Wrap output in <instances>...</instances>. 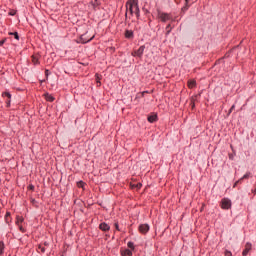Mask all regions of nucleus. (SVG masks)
<instances>
[{"instance_id": "nucleus-1", "label": "nucleus", "mask_w": 256, "mask_h": 256, "mask_svg": "<svg viewBox=\"0 0 256 256\" xmlns=\"http://www.w3.org/2000/svg\"><path fill=\"white\" fill-rule=\"evenodd\" d=\"M126 10L127 13H130V15H133V13L136 15V17H139V4L137 0H128L126 3Z\"/></svg>"}, {"instance_id": "nucleus-2", "label": "nucleus", "mask_w": 256, "mask_h": 256, "mask_svg": "<svg viewBox=\"0 0 256 256\" xmlns=\"http://www.w3.org/2000/svg\"><path fill=\"white\" fill-rule=\"evenodd\" d=\"M158 19H160L162 23H167V21H173V17H171V14L161 11L158 12Z\"/></svg>"}, {"instance_id": "nucleus-3", "label": "nucleus", "mask_w": 256, "mask_h": 256, "mask_svg": "<svg viewBox=\"0 0 256 256\" xmlns=\"http://www.w3.org/2000/svg\"><path fill=\"white\" fill-rule=\"evenodd\" d=\"M143 53H145V46H140L138 50L132 52V57H143Z\"/></svg>"}, {"instance_id": "nucleus-4", "label": "nucleus", "mask_w": 256, "mask_h": 256, "mask_svg": "<svg viewBox=\"0 0 256 256\" xmlns=\"http://www.w3.org/2000/svg\"><path fill=\"white\" fill-rule=\"evenodd\" d=\"M221 207L222 209H231V201L229 200V198L222 199Z\"/></svg>"}, {"instance_id": "nucleus-5", "label": "nucleus", "mask_w": 256, "mask_h": 256, "mask_svg": "<svg viewBox=\"0 0 256 256\" xmlns=\"http://www.w3.org/2000/svg\"><path fill=\"white\" fill-rule=\"evenodd\" d=\"M138 229L142 235H146V233H149V224H141Z\"/></svg>"}, {"instance_id": "nucleus-6", "label": "nucleus", "mask_w": 256, "mask_h": 256, "mask_svg": "<svg viewBox=\"0 0 256 256\" xmlns=\"http://www.w3.org/2000/svg\"><path fill=\"white\" fill-rule=\"evenodd\" d=\"M251 248H252L251 243H249V242L246 243L245 249L243 250L242 255H243V256L249 255V251H251Z\"/></svg>"}, {"instance_id": "nucleus-7", "label": "nucleus", "mask_w": 256, "mask_h": 256, "mask_svg": "<svg viewBox=\"0 0 256 256\" xmlns=\"http://www.w3.org/2000/svg\"><path fill=\"white\" fill-rule=\"evenodd\" d=\"M95 36H92L90 38H87V34H83L81 37H80V40H81V43H89V41H93V38Z\"/></svg>"}, {"instance_id": "nucleus-8", "label": "nucleus", "mask_w": 256, "mask_h": 256, "mask_svg": "<svg viewBox=\"0 0 256 256\" xmlns=\"http://www.w3.org/2000/svg\"><path fill=\"white\" fill-rule=\"evenodd\" d=\"M99 229L101 231H109V229H111V227L109 226V224L103 222L99 225Z\"/></svg>"}, {"instance_id": "nucleus-9", "label": "nucleus", "mask_w": 256, "mask_h": 256, "mask_svg": "<svg viewBox=\"0 0 256 256\" xmlns=\"http://www.w3.org/2000/svg\"><path fill=\"white\" fill-rule=\"evenodd\" d=\"M148 121L149 123H155V121H157V114H152L148 116Z\"/></svg>"}, {"instance_id": "nucleus-10", "label": "nucleus", "mask_w": 256, "mask_h": 256, "mask_svg": "<svg viewBox=\"0 0 256 256\" xmlns=\"http://www.w3.org/2000/svg\"><path fill=\"white\" fill-rule=\"evenodd\" d=\"M125 37H126V39H133V31L126 30L125 31Z\"/></svg>"}, {"instance_id": "nucleus-11", "label": "nucleus", "mask_w": 256, "mask_h": 256, "mask_svg": "<svg viewBox=\"0 0 256 256\" xmlns=\"http://www.w3.org/2000/svg\"><path fill=\"white\" fill-rule=\"evenodd\" d=\"M45 99L46 101H49L50 103H53V101H55V98L53 96H51V94H45Z\"/></svg>"}, {"instance_id": "nucleus-12", "label": "nucleus", "mask_w": 256, "mask_h": 256, "mask_svg": "<svg viewBox=\"0 0 256 256\" xmlns=\"http://www.w3.org/2000/svg\"><path fill=\"white\" fill-rule=\"evenodd\" d=\"M251 173H246L242 178H240L234 185V187L237 185V183H241V181H243V179H249Z\"/></svg>"}, {"instance_id": "nucleus-13", "label": "nucleus", "mask_w": 256, "mask_h": 256, "mask_svg": "<svg viewBox=\"0 0 256 256\" xmlns=\"http://www.w3.org/2000/svg\"><path fill=\"white\" fill-rule=\"evenodd\" d=\"M197 85V82L195 80H189L188 81V87L189 89H193Z\"/></svg>"}, {"instance_id": "nucleus-14", "label": "nucleus", "mask_w": 256, "mask_h": 256, "mask_svg": "<svg viewBox=\"0 0 256 256\" xmlns=\"http://www.w3.org/2000/svg\"><path fill=\"white\" fill-rule=\"evenodd\" d=\"M33 65H39V58L37 56H32Z\"/></svg>"}, {"instance_id": "nucleus-15", "label": "nucleus", "mask_w": 256, "mask_h": 256, "mask_svg": "<svg viewBox=\"0 0 256 256\" xmlns=\"http://www.w3.org/2000/svg\"><path fill=\"white\" fill-rule=\"evenodd\" d=\"M24 219L21 216H17L16 217V225H21V223H23Z\"/></svg>"}, {"instance_id": "nucleus-16", "label": "nucleus", "mask_w": 256, "mask_h": 256, "mask_svg": "<svg viewBox=\"0 0 256 256\" xmlns=\"http://www.w3.org/2000/svg\"><path fill=\"white\" fill-rule=\"evenodd\" d=\"M5 250V243L0 242V256L3 255V251Z\"/></svg>"}, {"instance_id": "nucleus-17", "label": "nucleus", "mask_w": 256, "mask_h": 256, "mask_svg": "<svg viewBox=\"0 0 256 256\" xmlns=\"http://www.w3.org/2000/svg\"><path fill=\"white\" fill-rule=\"evenodd\" d=\"M9 35H13L14 39H16L17 41H19V33L17 32H10Z\"/></svg>"}, {"instance_id": "nucleus-18", "label": "nucleus", "mask_w": 256, "mask_h": 256, "mask_svg": "<svg viewBox=\"0 0 256 256\" xmlns=\"http://www.w3.org/2000/svg\"><path fill=\"white\" fill-rule=\"evenodd\" d=\"M2 95H3V97H7L8 98L7 103H9L10 102L9 99H11V94L9 92H4Z\"/></svg>"}, {"instance_id": "nucleus-19", "label": "nucleus", "mask_w": 256, "mask_h": 256, "mask_svg": "<svg viewBox=\"0 0 256 256\" xmlns=\"http://www.w3.org/2000/svg\"><path fill=\"white\" fill-rule=\"evenodd\" d=\"M38 253H45V246L39 245L38 246Z\"/></svg>"}, {"instance_id": "nucleus-20", "label": "nucleus", "mask_w": 256, "mask_h": 256, "mask_svg": "<svg viewBox=\"0 0 256 256\" xmlns=\"http://www.w3.org/2000/svg\"><path fill=\"white\" fill-rule=\"evenodd\" d=\"M95 77H96L97 84L101 85V76L99 74H96Z\"/></svg>"}, {"instance_id": "nucleus-21", "label": "nucleus", "mask_w": 256, "mask_h": 256, "mask_svg": "<svg viewBox=\"0 0 256 256\" xmlns=\"http://www.w3.org/2000/svg\"><path fill=\"white\" fill-rule=\"evenodd\" d=\"M169 33H171V24L166 26V35H169Z\"/></svg>"}, {"instance_id": "nucleus-22", "label": "nucleus", "mask_w": 256, "mask_h": 256, "mask_svg": "<svg viewBox=\"0 0 256 256\" xmlns=\"http://www.w3.org/2000/svg\"><path fill=\"white\" fill-rule=\"evenodd\" d=\"M18 227H19V231H21V233H25V228H23L22 224H19Z\"/></svg>"}, {"instance_id": "nucleus-23", "label": "nucleus", "mask_w": 256, "mask_h": 256, "mask_svg": "<svg viewBox=\"0 0 256 256\" xmlns=\"http://www.w3.org/2000/svg\"><path fill=\"white\" fill-rule=\"evenodd\" d=\"M128 247L129 249H135V245L133 244V242H128Z\"/></svg>"}, {"instance_id": "nucleus-24", "label": "nucleus", "mask_w": 256, "mask_h": 256, "mask_svg": "<svg viewBox=\"0 0 256 256\" xmlns=\"http://www.w3.org/2000/svg\"><path fill=\"white\" fill-rule=\"evenodd\" d=\"M5 217H6V223H9V217H11V213L7 212Z\"/></svg>"}, {"instance_id": "nucleus-25", "label": "nucleus", "mask_w": 256, "mask_h": 256, "mask_svg": "<svg viewBox=\"0 0 256 256\" xmlns=\"http://www.w3.org/2000/svg\"><path fill=\"white\" fill-rule=\"evenodd\" d=\"M225 256H233V254L231 253V251L226 250L224 253Z\"/></svg>"}, {"instance_id": "nucleus-26", "label": "nucleus", "mask_w": 256, "mask_h": 256, "mask_svg": "<svg viewBox=\"0 0 256 256\" xmlns=\"http://www.w3.org/2000/svg\"><path fill=\"white\" fill-rule=\"evenodd\" d=\"M125 254L128 255V256H131V255H133V252H131V250H126Z\"/></svg>"}, {"instance_id": "nucleus-27", "label": "nucleus", "mask_w": 256, "mask_h": 256, "mask_svg": "<svg viewBox=\"0 0 256 256\" xmlns=\"http://www.w3.org/2000/svg\"><path fill=\"white\" fill-rule=\"evenodd\" d=\"M5 39L4 40H0V47H3V45H5Z\"/></svg>"}, {"instance_id": "nucleus-28", "label": "nucleus", "mask_w": 256, "mask_h": 256, "mask_svg": "<svg viewBox=\"0 0 256 256\" xmlns=\"http://www.w3.org/2000/svg\"><path fill=\"white\" fill-rule=\"evenodd\" d=\"M84 186H85L84 182L81 181V182L78 183V187H84Z\"/></svg>"}, {"instance_id": "nucleus-29", "label": "nucleus", "mask_w": 256, "mask_h": 256, "mask_svg": "<svg viewBox=\"0 0 256 256\" xmlns=\"http://www.w3.org/2000/svg\"><path fill=\"white\" fill-rule=\"evenodd\" d=\"M115 229H116V231H121V230L119 229V223H115Z\"/></svg>"}, {"instance_id": "nucleus-30", "label": "nucleus", "mask_w": 256, "mask_h": 256, "mask_svg": "<svg viewBox=\"0 0 256 256\" xmlns=\"http://www.w3.org/2000/svg\"><path fill=\"white\" fill-rule=\"evenodd\" d=\"M234 109H235V105H232L230 110H229V113H232Z\"/></svg>"}, {"instance_id": "nucleus-31", "label": "nucleus", "mask_w": 256, "mask_h": 256, "mask_svg": "<svg viewBox=\"0 0 256 256\" xmlns=\"http://www.w3.org/2000/svg\"><path fill=\"white\" fill-rule=\"evenodd\" d=\"M142 185L141 184H137V189H141Z\"/></svg>"}, {"instance_id": "nucleus-32", "label": "nucleus", "mask_w": 256, "mask_h": 256, "mask_svg": "<svg viewBox=\"0 0 256 256\" xmlns=\"http://www.w3.org/2000/svg\"><path fill=\"white\" fill-rule=\"evenodd\" d=\"M30 189H34V187H33V186H31V187H30Z\"/></svg>"}, {"instance_id": "nucleus-33", "label": "nucleus", "mask_w": 256, "mask_h": 256, "mask_svg": "<svg viewBox=\"0 0 256 256\" xmlns=\"http://www.w3.org/2000/svg\"><path fill=\"white\" fill-rule=\"evenodd\" d=\"M44 245H47V243H44Z\"/></svg>"}]
</instances>
